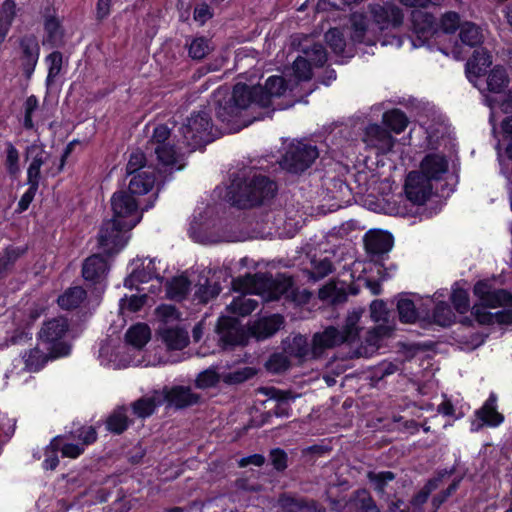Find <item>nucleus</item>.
I'll use <instances>...</instances> for the list:
<instances>
[{"label": "nucleus", "instance_id": "obj_62", "mask_svg": "<svg viewBox=\"0 0 512 512\" xmlns=\"http://www.w3.org/2000/svg\"><path fill=\"white\" fill-rule=\"evenodd\" d=\"M15 429L16 420L6 413H0V445L6 444L13 437Z\"/></svg>", "mask_w": 512, "mask_h": 512}, {"label": "nucleus", "instance_id": "obj_36", "mask_svg": "<svg viewBox=\"0 0 512 512\" xmlns=\"http://www.w3.org/2000/svg\"><path fill=\"white\" fill-rule=\"evenodd\" d=\"M271 282L264 299L266 301H278L293 285L292 278L282 273H278L276 277L272 276Z\"/></svg>", "mask_w": 512, "mask_h": 512}, {"label": "nucleus", "instance_id": "obj_33", "mask_svg": "<svg viewBox=\"0 0 512 512\" xmlns=\"http://www.w3.org/2000/svg\"><path fill=\"white\" fill-rule=\"evenodd\" d=\"M382 122L390 133L400 134L407 128L409 119L404 111L393 108L383 113Z\"/></svg>", "mask_w": 512, "mask_h": 512}, {"label": "nucleus", "instance_id": "obj_52", "mask_svg": "<svg viewBox=\"0 0 512 512\" xmlns=\"http://www.w3.org/2000/svg\"><path fill=\"white\" fill-rule=\"evenodd\" d=\"M303 52L315 67H323L328 59L326 48L321 43H313L311 47L303 49Z\"/></svg>", "mask_w": 512, "mask_h": 512}, {"label": "nucleus", "instance_id": "obj_28", "mask_svg": "<svg viewBox=\"0 0 512 512\" xmlns=\"http://www.w3.org/2000/svg\"><path fill=\"white\" fill-rule=\"evenodd\" d=\"M168 350H182L189 344L187 331L180 327H170L159 331Z\"/></svg>", "mask_w": 512, "mask_h": 512}, {"label": "nucleus", "instance_id": "obj_13", "mask_svg": "<svg viewBox=\"0 0 512 512\" xmlns=\"http://www.w3.org/2000/svg\"><path fill=\"white\" fill-rule=\"evenodd\" d=\"M432 182L418 171H410L405 180L404 192L406 198L414 205H423L431 197Z\"/></svg>", "mask_w": 512, "mask_h": 512}, {"label": "nucleus", "instance_id": "obj_35", "mask_svg": "<svg viewBox=\"0 0 512 512\" xmlns=\"http://www.w3.org/2000/svg\"><path fill=\"white\" fill-rule=\"evenodd\" d=\"M27 251V246H6L0 254V278L12 269L18 259L24 256Z\"/></svg>", "mask_w": 512, "mask_h": 512}, {"label": "nucleus", "instance_id": "obj_24", "mask_svg": "<svg viewBox=\"0 0 512 512\" xmlns=\"http://www.w3.org/2000/svg\"><path fill=\"white\" fill-rule=\"evenodd\" d=\"M43 27L46 33V41L52 46L56 45L63 37L62 24L57 17L56 9L52 3H47L41 11Z\"/></svg>", "mask_w": 512, "mask_h": 512}, {"label": "nucleus", "instance_id": "obj_59", "mask_svg": "<svg viewBox=\"0 0 512 512\" xmlns=\"http://www.w3.org/2000/svg\"><path fill=\"white\" fill-rule=\"evenodd\" d=\"M437 412L442 416L449 417L453 420H459L465 416L463 406L457 409L445 394L443 395V401L437 406Z\"/></svg>", "mask_w": 512, "mask_h": 512}, {"label": "nucleus", "instance_id": "obj_61", "mask_svg": "<svg viewBox=\"0 0 512 512\" xmlns=\"http://www.w3.org/2000/svg\"><path fill=\"white\" fill-rule=\"evenodd\" d=\"M213 17L214 10L207 2L201 1L196 3L193 9V20L198 26H204Z\"/></svg>", "mask_w": 512, "mask_h": 512}, {"label": "nucleus", "instance_id": "obj_19", "mask_svg": "<svg viewBox=\"0 0 512 512\" xmlns=\"http://www.w3.org/2000/svg\"><path fill=\"white\" fill-rule=\"evenodd\" d=\"M475 416L481 423H478L476 428H473L475 423H472V431H477L483 426L498 427L504 422V415L497 410V396L491 393L485 400L483 405L475 411Z\"/></svg>", "mask_w": 512, "mask_h": 512}, {"label": "nucleus", "instance_id": "obj_43", "mask_svg": "<svg viewBox=\"0 0 512 512\" xmlns=\"http://www.w3.org/2000/svg\"><path fill=\"white\" fill-rule=\"evenodd\" d=\"M455 314L451 306L445 301H439L435 304L432 311L433 323L441 327H450L455 323Z\"/></svg>", "mask_w": 512, "mask_h": 512}, {"label": "nucleus", "instance_id": "obj_7", "mask_svg": "<svg viewBox=\"0 0 512 512\" xmlns=\"http://www.w3.org/2000/svg\"><path fill=\"white\" fill-rule=\"evenodd\" d=\"M319 157V150L316 145L297 141L290 143L282 154L280 167L294 175H301L308 170Z\"/></svg>", "mask_w": 512, "mask_h": 512}, {"label": "nucleus", "instance_id": "obj_30", "mask_svg": "<svg viewBox=\"0 0 512 512\" xmlns=\"http://www.w3.org/2000/svg\"><path fill=\"white\" fill-rule=\"evenodd\" d=\"M191 281L186 275L172 277L165 285L166 296L170 300L181 301L190 291Z\"/></svg>", "mask_w": 512, "mask_h": 512}, {"label": "nucleus", "instance_id": "obj_53", "mask_svg": "<svg viewBox=\"0 0 512 512\" xmlns=\"http://www.w3.org/2000/svg\"><path fill=\"white\" fill-rule=\"evenodd\" d=\"M286 352L295 358L305 359L309 354V345L305 336L298 334L286 348Z\"/></svg>", "mask_w": 512, "mask_h": 512}, {"label": "nucleus", "instance_id": "obj_14", "mask_svg": "<svg viewBox=\"0 0 512 512\" xmlns=\"http://www.w3.org/2000/svg\"><path fill=\"white\" fill-rule=\"evenodd\" d=\"M455 471L454 466L451 468L438 469L410 499L408 505L410 512H423V507L427 503L431 493L441 485L444 479L452 476Z\"/></svg>", "mask_w": 512, "mask_h": 512}, {"label": "nucleus", "instance_id": "obj_46", "mask_svg": "<svg viewBox=\"0 0 512 512\" xmlns=\"http://www.w3.org/2000/svg\"><path fill=\"white\" fill-rule=\"evenodd\" d=\"M399 320L402 323H415L418 319V311L415 303L409 298H400L397 302Z\"/></svg>", "mask_w": 512, "mask_h": 512}, {"label": "nucleus", "instance_id": "obj_63", "mask_svg": "<svg viewBox=\"0 0 512 512\" xmlns=\"http://www.w3.org/2000/svg\"><path fill=\"white\" fill-rule=\"evenodd\" d=\"M319 296L321 299L330 298L333 304L338 305L347 301L348 292L344 288L331 286L320 289Z\"/></svg>", "mask_w": 512, "mask_h": 512}, {"label": "nucleus", "instance_id": "obj_40", "mask_svg": "<svg viewBox=\"0 0 512 512\" xmlns=\"http://www.w3.org/2000/svg\"><path fill=\"white\" fill-rule=\"evenodd\" d=\"M65 436L57 435L53 437L50 443L44 449V460L42 462V468L44 470H55L59 465L58 452L61 448V442H63Z\"/></svg>", "mask_w": 512, "mask_h": 512}, {"label": "nucleus", "instance_id": "obj_58", "mask_svg": "<svg viewBox=\"0 0 512 512\" xmlns=\"http://www.w3.org/2000/svg\"><path fill=\"white\" fill-rule=\"evenodd\" d=\"M460 15L455 11L445 12L439 22L440 29L446 34H453L461 27Z\"/></svg>", "mask_w": 512, "mask_h": 512}, {"label": "nucleus", "instance_id": "obj_38", "mask_svg": "<svg viewBox=\"0 0 512 512\" xmlns=\"http://www.w3.org/2000/svg\"><path fill=\"white\" fill-rule=\"evenodd\" d=\"M283 512H311L315 508V501L303 497L283 494L279 498Z\"/></svg>", "mask_w": 512, "mask_h": 512}, {"label": "nucleus", "instance_id": "obj_2", "mask_svg": "<svg viewBox=\"0 0 512 512\" xmlns=\"http://www.w3.org/2000/svg\"><path fill=\"white\" fill-rule=\"evenodd\" d=\"M134 195L129 190H120L114 192L111 197L113 216L102 222L97 235L98 247L107 255H116L126 246V233L142 219Z\"/></svg>", "mask_w": 512, "mask_h": 512}, {"label": "nucleus", "instance_id": "obj_5", "mask_svg": "<svg viewBox=\"0 0 512 512\" xmlns=\"http://www.w3.org/2000/svg\"><path fill=\"white\" fill-rule=\"evenodd\" d=\"M160 170L151 162L143 150L136 148L129 154L126 164V176L129 178L128 190L131 194L145 195L156 182Z\"/></svg>", "mask_w": 512, "mask_h": 512}, {"label": "nucleus", "instance_id": "obj_54", "mask_svg": "<svg viewBox=\"0 0 512 512\" xmlns=\"http://www.w3.org/2000/svg\"><path fill=\"white\" fill-rule=\"evenodd\" d=\"M291 366L289 358L283 353H273L268 358L265 367L273 374H280L287 371Z\"/></svg>", "mask_w": 512, "mask_h": 512}, {"label": "nucleus", "instance_id": "obj_44", "mask_svg": "<svg viewBox=\"0 0 512 512\" xmlns=\"http://www.w3.org/2000/svg\"><path fill=\"white\" fill-rule=\"evenodd\" d=\"M458 285V282L453 284L450 301L456 312L463 315L470 310V297L468 291Z\"/></svg>", "mask_w": 512, "mask_h": 512}, {"label": "nucleus", "instance_id": "obj_60", "mask_svg": "<svg viewBox=\"0 0 512 512\" xmlns=\"http://www.w3.org/2000/svg\"><path fill=\"white\" fill-rule=\"evenodd\" d=\"M39 101L35 95H30L24 102V119L22 125L25 130H33L35 125L33 114L38 109Z\"/></svg>", "mask_w": 512, "mask_h": 512}, {"label": "nucleus", "instance_id": "obj_15", "mask_svg": "<svg viewBox=\"0 0 512 512\" xmlns=\"http://www.w3.org/2000/svg\"><path fill=\"white\" fill-rule=\"evenodd\" d=\"M411 22L418 46L426 44L438 30L436 17L429 12L414 10L411 13Z\"/></svg>", "mask_w": 512, "mask_h": 512}, {"label": "nucleus", "instance_id": "obj_39", "mask_svg": "<svg viewBox=\"0 0 512 512\" xmlns=\"http://www.w3.org/2000/svg\"><path fill=\"white\" fill-rule=\"evenodd\" d=\"M5 159H4V167L6 173L10 177V179L15 180L19 177L21 173L20 168V153L18 149L13 145L12 142H5Z\"/></svg>", "mask_w": 512, "mask_h": 512}, {"label": "nucleus", "instance_id": "obj_26", "mask_svg": "<svg viewBox=\"0 0 512 512\" xmlns=\"http://www.w3.org/2000/svg\"><path fill=\"white\" fill-rule=\"evenodd\" d=\"M132 424L133 420L128 416L126 405L116 406L105 420L106 430L114 435L123 434Z\"/></svg>", "mask_w": 512, "mask_h": 512}, {"label": "nucleus", "instance_id": "obj_56", "mask_svg": "<svg viewBox=\"0 0 512 512\" xmlns=\"http://www.w3.org/2000/svg\"><path fill=\"white\" fill-rule=\"evenodd\" d=\"M367 477L369 481L374 485V489L377 492L382 493L385 491V488L388 485V483L396 478V474L392 471H370L368 472Z\"/></svg>", "mask_w": 512, "mask_h": 512}, {"label": "nucleus", "instance_id": "obj_48", "mask_svg": "<svg viewBox=\"0 0 512 512\" xmlns=\"http://www.w3.org/2000/svg\"><path fill=\"white\" fill-rule=\"evenodd\" d=\"M21 59H39L40 46L35 35L29 34L21 37L19 41Z\"/></svg>", "mask_w": 512, "mask_h": 512}, {"label": "nucleus", "instance_id": "obj_4", "mask_svg": "<svg viewBox=\"0 0 512 512\" xmlns=\"http://www.w3.org/2000/svg\"><path fill=\"white\" fill-rule=\"evenodd\" d=\"M213 97L214 93L212 94V100L209 106L198 111H193L178 129L182 144L189 148L190 151L202 149L214 140L212 136L213 121L211 117V106L215 112L216 109Z\"/></svg>", "mask_w": 512, "mask_h": 512}, {"label": "nucleus", "instance_id": "obj_9", "mask_svg": "<svg viewBox=\"0 0 512 512\" xmlns=\"http://www.w3.org/2000/svg\"><path fill=\"white\" fill-rule=\"evenodd\" d=\"M148 143L151 145L159 165L167 167L177 163V148L171 140V131L167 125H156Z\"/></svg>", "mask_w": 512, "mask_h": 512}, {"label": "nucleus", "instance_id": "obj_11", "mask_svg": "<svg viewBox=\"0 0 512 512\" xmlns=\"http://www.w3.org/2000/svg\"><path fill=\"white\" fill-rule=\"evenodd\" d=\"M473 294L482 307H512V292L503 288L494 289L488 279L478 280L473 286Z\"/></svg>", "mask_w": 512, "mask_h": 512}, {"label": "nucleus", "instance_id": "obj_6", "mask_svg": "<svg viewBox=\"0 0 512 512\" xmlns=\"http://www.w3.org/2000/svg\"><path fill=\"white\" fill-rule=\"evenodd\" d=\"M69 322L65 317H55L44 321L37 333V340L52 358L66 357L71 353V344L66 340Z\"/></svg>", "mask_w": 512, "mask_h": 512}, {"label": "nucleus", "instance_id": "obj_22", "mask_svg": "<svg viewBox=\"0 0 512 512\" xmlns=\"http://www.w3.org/2000/svg\"><path fill=\"white\" fill-rule=\"evenodd\" d=\"M324 39L336 56L346 59L345 61H337L338 64L347 63V61L353 58L357 52L353 45L346 42L343 31L337 27L330 28L325 33Z\"/></svg>", "mask_w": 512, "mask_h": 512}, {"label": "nucleus", "instance_id": "obj_16", "mask_svg": "<svg viewBox=\"0 0 512 512\" xmlns=\"http://www.w3.org/2000/svg\"><path fill=\"white\" fill-rule=\"evenodd\" d=\"M272 274L269 272H257L237 278L233 282L235 290L245 293L256 294L265 299L269 285H271Z\"/></svg>", "mask_w": 512, "mask_h": 512}, {"label": "nucleus", "instance_id": "obj_12", "mask_svg": "<svg viewBox=\"0 0 512 512\" xmlns=\"http://www.w3.org/2000/svg\"><path fill=\"white\" fill-rule=\"evenodd\" d=\"M160 399L162 405L166 403L168 408L182 410L197 405L201 396L193 392L189 386L174 385L172 387L164 386Z\"/></svg>", "mask_w": 512, "mask_h": 512}, {"label": "nucleus", "instance_id": "obj_64", "mask_svg": "<svg viewBox=\"0 0 512 512\" xmlns=\"http://www.w3.org/2000/svg\"><path fill=\"white\" fill-rule=\"evenodd\" d=\"M219 381L220 376L214 369H206L198 374L195 385L199 389H207L215 387Z\"/></svg>", "mask_w": 512, "mask_h": 512}, {"label": "nucleus", "instance_id": "obj_8", "mask_svg": "<svg viewBox=\"0 0 512 512\" xmlns=\"http://www.w3.org/2000/svg\"><path fill=\"white\" fill-rule=\"evenodd\" d=\"M102 253H94L84 259L81 267V276L86 286L93 293L102 294L108 286V275L111 269L109 258L103 249Z\"/></svg>", "mask_w": 512, "mask_h": 512}, {"label": "nucleus", "instance_id": "obj_45", "mask_svg": "<svg viewBox=\"0 0 512 512\" xmlns=\"http://www.w3.org/2000/svg\"><path fill=\"white\" fill-rule=\"evenodd\" d=\"M258 307V302L245 296L235 297L228 305V310L234 315L245 317L250 315Z\"/></svg>", "mask_w": 512, "mask_h": 512}, {"label": "nucleus", "instance_id": "obj_21", "mask_svg": "<svg viewBox=\"0 0 512 512\" xmlns=\"http://www.w3.org/2000/svg\"><path fill=\"white\" fill-rule=\"evenodd\" d=\"M284 324V317L272 314L254 321L248 328L249 335L257 341L266 340L276 334Z\"/></svg>", "mask_w": 512, "mask_h": 512}, {"label": "nucleus", "instance_id": "obj_37", "mask_svg": "<svg viewBox=\"0 0 512 512\" xmlns=\"http://www.w3.org/2000/svg\"><path fill=\"white\" fill-rule=\"evenodd\" d=\"M23 359L27 371L39 372L49 360H55L56 358H52L50 352L45 353L40 348L34 347L25 352Z\"/></svg>", "mask_w": 512, "mask_h": 512}, {"label": "nucleus", "instance_id": "obj_55", "mask_svg": "<svg viewBox=\"0 0 512 512\" xmlns=\"http://www.w3.org/2000/svg\"><path fill=\"white\" fill-rule=\"evenodd\" d=\"M311 266L312 271L310 273V277L316 281L325 278L331 274L334 269L331 260L327 257L320 260L312 259Z\"/></svg>", "mask_w": 512, "mask_h": 512}, {"label": "nucleus", "instance_id": "obj_42", "mask_svg": "<svg viewBox=\"0 0 512 512\" xmlns=\"http://www.w3.org/2000/svg\"><path fill=\"white\" fill-rule=\"evenodd\" d=\"M459 38L469 47H477L483 43L481 29L473 22H464L460 27Z\"/></svg>", "mask_w": 512, "mask_h": 512}, {"label": "nucleus", "instance_id": "obj_3", "mask_svg": "<svg viewBox=\"0 0 512 512\" xmlns=\"http://www.w3.org/2000/svg\"><path fill=\"white\" fill-rule=\"evenodd\" d=\"M278 193V184L269 176L255 171L249 177H236L227 188L232 206L249 209L270 203Z\"/></svg>", "mask_w": 512, "mask_h": 512}, {"label": "nucleus", "instance_id": "obj_17", "mask_svg": "<svg viewBox=\"0 0 512 512\" xmlns=\"http://www.w3.org/2000/svg\"><path fill=\"white\" fill-rule=\"evenodd\" d=\"M350 44H363L373 46L377 42L376 36L369 30V20L364 13L355 12L350 16Z\"/></svg>", "mask_w": 512, "mask_h": 512}, {"label": "nucleus", "instance_id": "obj_18", "mask_svg": "<svg viewBox=\"0 0 512 512\" xmlns=\"http://www.w3.org/2000/svg\"><path fill=\"white\" fill-rule=\"evenodd\" d=\"M362 139L368 146L383 153L391 151L395 143L390 131L377 123H370L365 127Z\"/></svg>", "mask_w": 512, "mask_h": 512}, {"label": "nucleus", "instance_id": "obj_51", "mask_svg": "<svg viewBox=\"0 0 512 512\" xmlns=\"http://www.w3.org/2000/svg\"><path fill=\"white\" fill-rule=\"evenodd\" d=\"M485 104L491 108H499L502 112L512 113V91L502 93L499 96L484 95Z\"/></svg>", "mask_w": 512, "mask_h": 512}, {"label": "nucleus", "instance_id": "obj_23", "mask_svg": "<svg viewBox=\"0 0 512 512\" xmlns=\"http://www.w3.org/2000/svg\"><path fill=\"white\" fill-rule=\"evenodd\" d=\"M449 163L444 155L429 153L425 155L420 163L419 173H423L426 179L438 181L448 172Z\"/></svg>", "mask_w": 512, "mask_h": 512}, {"label": "nucleus", "instance_id": "obj_25", "mask_svg": "<svg viewBox=\"0 0 512 512\" xmlns=\"http://www.w3.org/2000/svg\"><path fill=\"white\" fill-rule=\"evenodd\" d=\"M491 64L492 59L488 52L475 50L465 64V73L467 79L471 83H474L476 79L486 74L487 69L491 66Z\"/></svg>", "mask_w": 512, "mask_h": 512}, {"label": "nucleus", "instance_id": "obj_47", "mask_svg": "<svg viewBox=\"0 0 512 512\" xmlns=\"http://www.w3.org/2000/svg\"><path fill=\"white\" fill-rule=\"evenodd\" d=\"M462 480V476L455 477L446 489L441 490L439 493L435 494L432 497V512H437L441 508V506L448 500V498L451 497L459 489Z\"/></svg>", "mask_w": 512, "mask_h": 512}, {"label": "nucleus", "instance_id": "obj_1", "mask_svg": "<svg viewBox=\"0 0 512 512\" xmlns=\"http://www.w3.org/2000/svg\"><path fill=\"white\" fill-rule=\"evenodd\" d=\"M287 90V82L283 76L272 75L267 78L265 85L249 86L246 83H236L232 91L228 88H218L214 92L216 119L225 124L231 132H239L250 125L253 120L242 119V113L252 104L268 108L273 97H281Z\"/></svg>", "mask_w": 512, "mask_h": 512}, {"label": "nucleus", "instance_id": "obj_27", "mask_svg": "<svg viewBox=\"0 0 512 512\" xmlns=\"http://www.w3.org/2000/svg\"><path fill=\"white\" fill-rule=\"evenodd\" d=\"M345 343V337L341 335L340 330L334 326H328L322 332L315 333L312 339L315 350H324L333 348Z\"/></svg>", "mask_w": 512, "mask_h": 512}, {"label": "nucleus", "instance_id": "obj_10", "mask_svg": "<svg viewBox=\"0 0 512 512\" xmlns=\"http://www.w3.org/2000/svg\"><path fill=\"white\" fill-rule=\"evenodd\" d=\"M369 12L380 32L397 30L403 25V10L392 2L370 4Z\"/></svg>", "mask_w": 512, "mask_h": 512}, {"label": "nucleus", "instance_id": "obj_34", "mask_svg": "<svg viewBox=\"0 0 512 512\" xmlns=\"http://www.w3.org/2000/svg\"><path fill=\"white\" fill-rule=\"evenodd\" d=\"M125 342L134 348H143L151 338V330L146 323H136L125 333Z\"/></svg>", "mask_w": 512, "mask_h": 512}, {"label": "nucleus", "instance_id": "obj_57", "mask_svg": "<svg viewBox=\"0 0 512 512\" xmlns=\"http://www.w3.org/2000/svg\"><path fill=\"white\" fill-rule=\"evenodd\" d=\"M312 64L311 62L306 58L302 56H298L294 62H293V72L295 77L299 81H308L312 78Z\"/></svg>", "mask_w": 512, "mask_h": 512}, {"label": "nucleus", "instance_id": "obj_32", "mask_svg": "<svg viewBox=\"0 0 512 512\" xmlns=\"http://www.w3.org/2000/svg\"><path fill=\"white\" fill-rule=\"evenodd\" d=\"M509 84V76L506 69L501 65L494 66L486 79V89L494 94L500 95L505 92Z\"/></svg>", "mask_w": 512, "mask_h": 512}, {"label": "nucleus", "instance_id": "obj_41", "mask_svg": "<svg viewBox=\"0 0 512 512\" xmlns=\"http://www.w3.org/2000/svg\"><path fill=\"white\" fill-rule=\"evenodd\" d=\"M157 277L155 271L146 270L143 261L137 265L132 272L124 279V287L132 290L137 289L141 283H147Z\"/></svg>", "mask_w": 512, "mask_h": 512}, {"label": "nucleus", "instance_id": "obj_31", "mask_svg": "<svg viewBox=\"0 0 512 512\" xmlns=\"http://www.w3.org/2000/svg\"><path fill=\"white\" fill-rule=\"evenodd\" d=\"M87 297L86 290L81 286H73L66 289L58 296L57 304L61 309L73 310L78 308Z\"/></svg>", "mask_w": 512, "mask_h": 512}, {"label": "nucleus", "instance_id": "obj_29", "mask_svg": "<svg viewBox=\"0 0 512 512\" xmlns=\"http://www.w3.org/2000/svg\"><path fill=\"white\" fill-rule=\"evenodd\" d=\"M161 405L160 395L158 392H155L153 396H142L132 402L131 409L136 417L146 419L152 416Z\"/></svg>", "mask_w": 512, "mask_h": 512}, {"label": "nucleus", "instance_id": "obj_20", "mask_svg": "<svg viewBox=\"0 0 512 512\" xmlns=\"http://www.w3.org/2000/svg\"><path fill=\"white\" fill-rule=\"evenodd\" d=\"M366 252L372 257L388 254L394 245L393 235L388 231L374 230L366 233L364 238Z\"/></svg>", "mask_w": 512, "mask_h": 512}, {"label": "nucleus", "instance_id": "obj_49", "mask_svg": "<svg viewBox=\"0 0 512 512\" xmlns=\"http://www.w3.org/2000/svg\"><path fill=\"white\" fill-rule=\"evenodd\" d=\"M46 62L48 64V73L45 82L49 87L61 73L63 54L58 50L53 51L46 57Z\"/></svg>", "mask_w": 512, "mask_h": 512}, {"label": "nucleus", "instance_id": "obj_50", "mask_svg": "<svg viewBox=\"0 0 512 512\" xmlns=\"http://www.w3.org/2000/svg\"><path fill=\"white\" fill-rule=\"evenodd\" d=\"M355 509L356 512H379L375 500L370 492L363 488L355 492Z\"/></svg>", "mask_w": 512, "mask_h": 512}]
</instances>
